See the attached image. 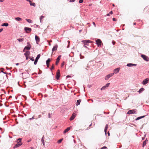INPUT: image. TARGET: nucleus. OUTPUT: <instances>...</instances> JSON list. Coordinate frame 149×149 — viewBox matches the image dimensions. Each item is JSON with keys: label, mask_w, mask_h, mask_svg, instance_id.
<instances>
[{"label": "nucleus", "mask_w": 149, "mask_h": 149, "mask_svg": "<svg viewBox=\"0 0 149 149\" xmlns=\"http://www.w3.org/2000/svg\"><path fill=\"white\" fill-rule=\"evenodd\" d=\"M136 113V111H135V109L130 110L128 111L127 113V114H129Z\"/></svg>", "instance_id": "nucleus-1"}, {"label": "nucleus", "mask_w": 149, "mask_h": 149, "mask_svg": "<svg viewBox=\"0 0 149 149\" xmlns=\"http://www.w3.org/2000/svg\"><path fill=\"white\" fill-rule=\"evenodd\" d=\"M27 46H26L24 47V48L23 50V52L24 51L25 49H26L28 50H29L31 48V45L29 44V42H27Z\"/></svg>", "instance_id": "nucleus-2"}, {"label": "nucleus", "mask_w": 149, "mask_h": 149, "mask_svg": "<svg viewBox=\"0 0 149 149\" xmlns=\"http://www.w3.org/2000/svg\"><path fill=\"white\" fill-rule=\"evenodd\" d=\"M96 44L98 47H100L101 45L102 42L100 39H97L96 41Z\"/></svg>", "instance_id": "nucleus-3"}, {"label": "nucleus", "mask_w": 149, "mask_h": 149, "mask_svg": "<svg viewBox=\"0 0 149 149\" xmlns=\"http://www.w3.org/2000/svg\"><path fill=\"white\" fill-rule=\"evenodd\" d=\"M84 44L85 45H88L89 43H91L92 41L89 40H84L82 41Z\"/></svg>", "instance_id": "nucleus-4"}, {"label": "nucleus", "mask_w": 149, "mask_h": 149, "mask_svg": "<svg viewBox=\"0 0 149 149\" xmlns=\"http://www.w3.org/2000/svg\"><path fill=\"white\" fill-rule=\"evenodd\" d=\"M141 57L144 60L146 61H149V58L145 55H141Z\"/></svg>", "instance_id": "nucleus-5"}, {"label": "nucleus", "mask_w": 149, "mask_h": 149, "mask_svg": "<svg viewBox=\"0 0 149 149\" xmlns=\"http://www.w3.org/2000/svg\"><path fill=\"white\" fill-rule=\"evenodd\" d=\"M114 73H112L110 74H109L107 75L105 77V79L106 80H108L109 78L111 77H112L114 74Z\"/></svg>", "instance_id": "nucleus-6"}, {"label": "nucleus", "mask_w": 149, "mask_h": 149, "mask_svg": "<svg viewBox=\"0 0 149 149\" xmlns=\"http://www.w3.org/2000/svg\"><path fill=\"white\" fill-rule=\"evenodd\" d=\"M60 70H58L56 72V78L57 80H58L59 79L60 77Z\"/></svg>", "instance_id": "nucleus-7"}, {"label": "nucleus", "mask_w": 149, "mask_h": 149, "mask_svg": "<svg viewBox=\"0 0 149 149\" xmlns=\"http://www.w3.org/2000/svg\"><path fill=\"white\" fill-rule=\"evenodd\" d=\"M22 145V143H17L14 146L13 148L15 149L16 148Z\"/></svg>", "instance_id": "nucleus-8"}, {"label": "nucleus", "mask_w": 149, "mask_h": 149, "mask_svg": "<svg viewBox=\"0 0 149 149\" xmlns=\"http://www.w3.org/2000/svg\"><path fill=\"white\" fill-rule=\"evenodd\" d=\"M149 80V79L148 78L144 80L143 82H142V84L143 85L146 84L148 82Z\"/></svg>", "instance_id": "nucleus-9"}, {"label": "nucleus", "mask_w": 149, "mask_h": 149, "mask_svg": "<svg viewBox=\"0 0 149 149\" xmlns=\"http://www.w3.org/2000/svg\"><path fill=\"white\" fill-rule=\"evenodd\" d=\"M110 84L109 83H108L106 85L103 86L101 88V90H104L106 88L108 87L109 86Z\"/></svg>", "instance_id": "nucleus-10"}, {"label": "nucleus", "mask_w": 149, "mask_h": 149, "mask_svg": "<svg viewBox=\"0 0 149 149\" xmlns=\"http://www.w3.org/2000/svg\"><path fill=\"white\" fill-rule=\"evenodd\" d=\"M61 56V55H60L58 56L57 58L56 59V65H58V64L59 63V61L60 59Z\"/></svg>", "instance_id": "nucleus-11"}, {"label": "nucleus", "mask_w": 149, "mask_h": 149, "mask_svg": "<svg viewBox=\"0 0 149 149\" xmlns=\"http://www.w3.org/2000/svg\"><path fill=\"white\" fill-rule=\"evenodd\" d=\"M35 38L36 43L37 44H38V43L39 42L40 40L39 37L38 36L36 35Z\"/></svg>", "instance_id": "nucleus-12"}, {"label": "nucleus", "mask_w": 149, "mask_h": 149, "mask_svg": "<svg viewBox=\"0 0 149 149\" xmlns=\"http://www.w3.org/2000/svg\"><path fill=\"white\" fill-rule=\"evenodd\" d=\"M127 66L128 67H132L133 66H136V64H133V63H129L127 64Z\"/></svg>", "instance_id": "nucleus-13"}, {"label": "nucleus", "mask_w": 149, "mask_h": 149, "mask_svg": "<svg viewBox=\"0 0 149 149\" xmlns=\"http://www.w3.org/2000/svg\"><path fill=\"white\" fill-rule=\"evenodd\" d=\"M24 30L26 31V33H28L29 32H28V31H31V28L27 27H25L24 28Z\"/></svg>", "instance_id": "nucleus-14"}, {"label": "nucleus", "mask_w": 149, "mask_h": 149, "mask_svg": "<svg viewBox=\"0 0 149 149\" xmlns=\"http://www.w3.org/2000/svg\"><path fill=\"white\" fill-rule=\"evenodd\" d=\"M120 70V68H116L114 70V73L115 74H116L119 72Z\"/></svg>", "instance_id": "nucleus-15"}, {"label": "nucleus", "mask_w": 149, "mask_h": 149, "mask_svg": "<svg viewBox=\"0 0 149 149\" xmlns=\"http://www.w3.org/2000/svg\"><path fill=\"white\" fill-rule=\"evenodd\" d=\"M75 113H73L71 116L70 119V120H73L75 118Z\"/></svg>", "instance_id": "nucleus-16"}, {"label": "nucleus", "mask_w": 149, "mask_h": 149, "mask_svg": "<svg viewBox=\"0 0 149 149\" xmlns=\"http://www.w3.org/2000/svg\"><path fill=\"white\" fill-rule=\"evenodd\" d=\"M58 47V46L57 45H55V46H54L53 47V48L52 49V51L54 52V51L55 50H56L57 49Z\"/></svg>", "instance_id": "nucleus-17"}, {"label": "nucleus", "mask_w": 149, "mask_h": 149, "mask_svg": "<svg viewBox=\"0 0 149 149\" xmlns=\"http://www.w3.org/2000/svg\"><path fill=\"white\" fill-rule=\"evenodd\" d=\"M71 128V127H67L66 129L63 132V133L64 134L66 133L67 132H68L69 130Z\"/></svg>", "instance_id": "nucleus-18"}, {"label": "nucleus", "mask_w": 149, "mask_h": 149, "mask_svg": "<svg viewBox=\"0 0 149 149\" xmlns=\"http://www.w3.org/2000/svg\"><path fill=\"white\" fill-rule=\"evenodd\" d=\"M108 124H107L105 127L104 131V132L105 133L106 135V134H107V130L108 128Z\"/></svg>", "instance_id": "nucleus-19"}, {"label": "nucleus", "mask_w": 149, "mask_h": 149, "mask_svg": "<svg viewBox=\"0 0 149 149\" xmlns=\"http://www.w3.org/2000/svg\"><path fill=\"white\" fill-rule=\"evenodd\" d=\"M146 116H146H141L138 117V118H136L135 119V120H139L140 119H141V118H143L145 117Z\"/></svg>", "instance_id": "nucleus-20"}, {"label": "nucleus", "mask_w": 149, "mask_h": 149, "mask_svg": "<svg viewBox=\"0 0 149 149\" xmlns=\"http://www.w3.org/2000/svg\"><path fill=\"white\" fill-rule=\"evenodd\" d=\"M21 141H22V138H19L17 139V140L15 141V142L17 143H22L21 142Z\"/></svg>", "instance_id": "nucleus-21"}, {"label": "nucleus", "mask_w": 149, "mask_h": 149, "mask_svg": "<svg viewBox=\"0 0 149 149\" xmlns=\"http://www.w3.org/2000/svg\"><path fill=\"white\" fill-rule=\"evenodd\" d=\"M30 54V52L29 51H26V52L24 54V55L25 56H28Z\"/></svg>", "instance_id": "nucleus-22"}, {"label": "nucleus", "mask_w": 149, "mask_h": 149, "mask_svg": "<svg viewBox=\"0 0 149 149\" xmlns=\"http://www.w3.org/2000/svg\"><path fill=\"white\" fill-rule=\"evenodd\" d=\"M144 90L145 89H144V88H141L138 91V92H139V93H141L143 91H144Z\"/></svg>", "instance_id": "nucleus-23"}, {"label": "nucleus", "mask_w": 149, "mask_h": 149, "mask_svg": "<svg viewBox=\"0 0 149 149\" xmlns=\"http://www.w3.org/2000/svg\"><path fill=\"white\" fill-rule=\"evenodd\" d=\"M15 19L18 21H22V19L19 17H17L15 18Z\"/></svg>", "instance_id": "nucleus-24"}, {"label": "nucleus", "mask_w": 149, "mask_h": 149, "mask_svg": "<svg viewBox=\"0 0 149 149\" xmlns=\"http://www.w3.org/2000/svg\"><path fill=\"white\" fill-rule=\"evenodd\" d=\"M81 101V100H77V102L76 103V105L78 106L80 104V103Z\"/></svg>", "instance_id": "nucleus-25"}, {"label": "nucleus", "mask_w": 149, "mask_h": 149, "mask_svg": "<svg viewBox=\"0 0 149 149\" xmlns=\"http://www.w3.org/2000/svg\"><path fill=\"white\" fill-rule=\"evenodd\" d=\"M8 25V24L7 23H4L2 24L1 25L2 26H7Z\"/></svg>", "instance_id": "nucleus-26"}, {"label": "nucleus", "mask_w": 149, "mask_h": 149, "mask_svg": "<svg viewBox=\"0 0 149 149\" xmlns=\"http://www.w3.org/2000/svg\"><path fill=\"white\" fill-rule=\"evenodd\" d=\"M30 4L31 6H33L34 7H35L36 6V4L34 3H32L31 1L30 2Z\"/></svg>", "instance_id": "nucleus-27"}, {"label": "nucleus", "mask_w": 149, "mask_h": 149, "mask_svg": "<svg viewBox=\"0 0 149 149\" xmlns=\"http://www.w3.org/2000/svg\"><path fill=\"white\" fill-rule=\"evenodd\" d=\"M44 137V136H43L42 137V139H41V141H42V143L43 144V145L44 146H45V144L44 140L43 139Z\"/></svg>", "instance_id": "nucleus-28"}, {"label": "nucleus", "mask_w": 149, "mask_h": 149, "mask_svg": "<svg viewBox=\"0 0 149 149\" xmlns=\"http://www.w3.org/2000/svg\"><path fill=\"white\" fill-rule=\"evenodd\" d=\"M40 57V54H38L36 57L35 60L38 61Z\"/></svg>", "instance_id": "nucleus-29"}, {"label": "nucleus", "mask_w": 149, "mask_h": 149, "mask_svg": "<svg viewBox=\"0 0 149 149\" xmlns=\"http://www.w3.org/2000/svg\"><path fill=\"white\" fill-rule=\"evenodd\" d=\"M24 38H21L20 39H18L17 40L19 42H22L24 40Z\"/></svg>", "instance_id": "nucleus-30"}, {"label": "nucleus", "mask_w": 149, "mask_h": 149, "mask_svg": "<svg viewBox=\"0 0 149 149\" xmlns=\"http://www.w3.org/2000/svg\"><path fill=\"white\" fill-rule=\"evenodd\" d=\"M26 20L29 23H31L32 22V20L31 19H27Z\"/></svg>", "instance_id": "nucleus-31"}, {"label": "nucleus", "mask_w": 149, "mask_h": 149, "mask_svg": "<svg viewBox=\"0 0 149 149\" xmlns=\"http://www.w3.org/2000/svg\"><path fill=\"white\" fill-rule=\"evenodd\" d=\"M44 17V16L41 15L40 16V22H41V20Z\"/></svg>", "instance_id": "nucleus-32"}, {"label": "nucleus", "mask_w": 149, "mask_h": 149, "mask_svg": "<svg viewBox=\"0 0 149 149\" xmlns=\"http://www.w3.org/2000/svg\"><path fill=\"white\" fill-rule=\"evenodd\" d=\"M63 140V139H61L57 141V143H60L62 142V141Z\"/></svg>", "instance_id": "nucleus-33"}, {"label": "nucleus", "mask_w": 149, "mask_h": 149, "mask_svg": "<svg viewBox=\"0 0 149 149\" xmlns=\"http://www.w3.org/2000/svg\"><path fill=\"white\" fill-rule=\"evenodd\" d=\"M50 61V59L49 58H48L46 61V63L49 64V62Z\"/></svg>", "instance_id": "nucleus-34"}, {"label": "nucleus", "mask_w": 149, "mask_h": 149, "mask_svg": "<svg viewBox=\"0 0 149 149\" xmlns=\"http://www.w3.org/2000/svg\"><path fill=\"white\" fill-rule=\"evenodd\" d=\"M146 141H144L143 143V147H144V146L146 145Z\"/></svg>", "instance_id": "nucleus-35"}, {"label": "nucleus", "mask_w": 149, "mask_h": 149, "mask_svg": "<svg viewBox=\"0 0 149 149\" xmlns=\"http://www.w3.org/2000/svg\"><path fill=\"white\" fill-rule=\"evenodd\" d=\"M38 61H37L36 60H35V61L34 62V63L35 65H36L37 64V62H38Z\"/></svg>", "instance_id": "nucleus-36"}, {"label": "nucleus", "mask_w": 149, "mask_h": 149, "mask_svg": "<svg viewBox=\"0 0 149 149\" xmlns=\"http://www.w3.org/2000/svg\"><path fill=\"white\" fill-rule=\"evenodd\" d=\"M102 149H106L107 148L105 146H104L101 148Z\"/></svg>", "instance_id": "nucleus-37"}, {"label": "nucleus", "mask_w": 149, "mask_h": 149, "mask_svg": "<svg viewBox=\"0 0 149 149\" xmlns=\"http://www.w3.org/2000/svg\"><path fill=\"white\" fill-rule=\"evenodd\" d=\"M30 58L32 61H34V58L33 57H32L31 58Z\"/></svg>", "instance_id": "nucleus-38"}, {"label": "nucleus", "mask_w": 149, "mask_h": 149, "mask_svg": "<svg viewBox=\"0 0 149 149\" xmlns=\"http://www.w3.org/2000/svg\"><path fill=\"white\" fill-rule=\"evenodd\" d=\"M54 68V64H53L52 65V67L51 68V70H52V69H53Z\"/></svg>", "instance_id": "nucleus-39"}, {"label": "nucleus", "mask_w": 149, "mask_h": 149, "mask_svg": "<svg viewBox=\"0 0 149 149\" xmlns=\"http://www.w3.org/2000/svg\"><path fill=\"white\" fill-rule=\"evenodd\" d=\"M83 0H79V3H83Z\"/></svg>", "instance_id": "nucleus-40"}, {"label": "nucleus", "mask_w": 149, "mask_h": 149, "mask_svg": "<svg viewBox=\"0 0 149 149\" xmlns=\"http://www.w3.org/2000/svg\"><path fill=\"white\" fill-rule=\"evenodd\" d=\"M75 0H70L69 1L71 2H74L75 1Z\"/></svg>", "instance_id": "nucleus-41"}, {"label": "nucleus", "mask_w": 149, "mask_h": 149, "mask_svg": "<svg viewBox=\"0 0 149 149\" xmlns=\"http://www.w3.org/2000/svg\"><path fill=\"white\" fill-rule=\"evenodd\" d=\"M64 62L62 63L61 64V67H63L64 65Z\"/></svg>", "instance_id": "nucleus-42"}, {"label": "nucleus", "mask_w": 149, "mask_h": 149, "mask_svg": "<svg viewBox=\"0 0 149 149\" xmlns=\"http://www.w3.org/2000/svg\"><path fill=\"white\" fill-rule=\"evenodd\" d=\"M46 64L47 67H49V64L46 63Z\"/></svg>", "instance_id": "nucleus-43"}, {"label": "nucleus", "mask_w": 149, "mask_h": 149, "mask_svg": "<svg viewBox=\"0 0 149 149\" xmlns=\"http://www.w3.org/2000/svg\"><path fill=\"white\" fill-rule=\"evenodd\" d=\"M48 116H49V118H51V117H50V113H48Z\"/></svg>", "instance_id": "nucleus-44"}, {"label": "nucleus", "mask_w": 149, "mask_h": 149, "mask_svg": "<svg viewBox=\"0 0 149 149\" xmlns=\"http://www.w3.org/2000/svg\"><path fill=\"white\" fill-rule=\"evenodd\" d=\"M109 14H113V12L112 11H110L109 13Z\"/></svg>", "instance_id": "nucleus-45"}, {"label": "nucleus", "mask_w": 149, "mask_h": 149, "mask_svg": "<svg viewBox=\"0 0 149 149\" xmlns=\"http://www.w3.org/2000/svg\"><path fill=\"white\" fill-rule=\"evenodd\" d=\"M93 25L95 27H96V24H95V23L94 22H93Z\"/></svg>", "instance_id": "nucleus-46"}, {"label": "nucleus", "mask_w": 149, "mask_h": 149, "mask_svg": "<svg viewBox=\"0 0 149 149\" xmlns=\"http://www.w3.org/2000/svg\"><path fill=\"white\" fill-rule=\"evenodd\" d=\"M34 119V116H33L32 118L29 119L30 120H31Z\"/></svg>", "instance_id": "nucleus-47"}, {"label": "nucleus", "mask_w": 149, "mask_h": 149, "mask_svg": "<svg viewBox=\"0 0 149 149\" xmlns=\"http://www.w3.org/2000/svg\"><path fill=\"white\" fill-rule=\"evenodd\" d=\"M3 30L2 28L0 29V33Z\"/></svg>", "instance_id": "nucleus-48"}, {"label": "nucleus", "mask_w": 149, "mask_h": 149, "mask_svg": "<svg viewBox=\"0 0 149 149\" xmlns=\"http://www.w3.org/2000/svg\"><path fill=\"white\" fill-rule=\"evenodd\" d=\"M31 141V139H30L27 141V142H29Z\"/></svg>", "instance_id": "nucleus-49"}, {"label": "nucleus", "mask_w": 149, "mask_h": 149, "mask_svg": "<svg viewBox=\"0 0 149 149\" xmlns=\"http://www.w3.org/2000/svg\"><path fill=\"white\" fill-rule=\"evenodd\" d=\"M113 21H116V18H113Z\"/></svg>", "instance_id": "nucleus-50"}, {"label": "nucleus", "mask_w": 149, "mask_h": 149, "mask_svg": "<svg viewBox=\"0 0 149 149\" xmlns=\"http://www.w3.org/2000/svg\"><path fill=\"white\" fill-rule=\"evenodd\" d=\"M115 43H116V42H114L113 41L112 42V43L113 45H114Z\"/></svg>", "instance_id": "nucleus-51"}, {"label": "nucleus", "mask_w": 149, "mask_h": 149, "mask_svg": "<svg viewBox=\"0 0 149 149\" xmlns=\"http://www.w3.org/2000/svg\"><path fill=\"white\" fill-rule=\"evenodd\" d=\"M148 140L147 139H146L144 141H146V142L148 141Z\"/></svg>", "instance_id": "nucleus-52"}, {"label": "nucleus", "mask_w": 149, "mask_h": 149, "mask_svg": "<svg viewBox=\"0 0 149 149\" xmlns=\"http://www.w3.org/2000/svg\"><path fill=\"white\" fill-rule=\"evenodd\" d=\"M41 117V115H40L38 116V118H40Z\"/></svg>", "instance_id": "nucleus-53"}, {"label": "nucleus", "mask_w": 149, "mask_h": 149, "mask_svg": "<svg viewBox=\"0 0 149 149\" xmlns=\"http://www.w3.org/2000/svg\"><path fill=\"white\" fill-rule=\"evenodd\" d=\"M25 56L26 57V60H28V56Z\"/></svg>", "instance_id": "nucleus-54"}, {"label": "nucleus", "mask_w": 149, "mask_h": 149, "mask_svg": "<svg viewBox=\"0 0 149 149\" xmlns=\"http://www.w3.org/2000/svg\"><path fill=\"white\" fill-rule=\"evenodd\" d=\"M109 13H107V15H106V16H109Z\"/></svg>", "instance_id": "nucleus-55"}, {"label": "nucleus", "mask_w": 149, "mask_h": 149, "mask_svg": "<svg viewBox=\"0 0 149 149\" xmlns=\"http://www.w3.org/2000/svg\"><path fill=\"white\" fill-rule=\"evenodd\" d=\"M70 77L69 75H67V76H66V77H67V78H68V77Z\"/></svg>", "instance_id": "nucleus-56"}, {"label": "nucleus", "mask_w": 149, "mask_h": 149, "mask_svg": "<svg viewBox=\"0 0 149 149\" xmlns=\"http://www.w3.org/2000/svg\"><path fill=\"white\" fill-rule=\"evenodd\" d=\"M108 133V136H109L110 135V133L109 132H108L107 133Z\"/></svg>", "instance_id": "nucleus-57"}, {"label": "nucleus", "mask_w": 149, "mask_h": 149, "mask_svg": "<svg viewBox=\"0 0 149 149\" xmlns=\"http://www.w3.org/2000/svg\"><path fill=\"white\" fill-rule=\"evenodd\" d=\"M4 1V0H0V2H3Z\"/></svg>", "instance_id": "nucleus-58"}, {"label": "nucleus", "mask_w": 149, "mask_h": 149, "mask_svg": "<svg viewBox=\"0 0 149 149\" xmlns=\"http://www.w3.org/2000/svg\"><path fill=\"white\" fill-rule=\"evenodd\" d=\"M27 1H29V2L30 3V2H31V1H30V0H26Z\"/></svg>", "instance_id": "nucleus-59"}, {"label": "nucleus", "mask_w": 149, "mask_h": 149, "mask_svg": "<svg viewBox=\"0 0 149 149\" xmlns=\"http://www.w3.org/2000/svg\"><path fill=\"white\" fill-rule=\"evenodd\" d=\"M19 63H16V65H19Z\"/></svg>", "instance_id": "nucleus-60"}, {"label": "nucleus", "mask_w": 149, "mask_h": 149, "mask_svg": "<svg viewBox=\"0 0 149 149\" xmlns=\"http://www.w3.org/2000/svg\"><path fill=\"white\" fill-rule=\"evenodd\" d=\"M12 97V96H10L9 97V98H11Z\"/></svg>", "instance_id": "nucleus-61"}, {"label": "nucleus", "mask_w": 149, "mask_h": 149, "mask_svg": "<svg viewBox=\"0 0 149 149\" xmlns=\"http://www.w3.org/2000/svg\"><path fill=\"white\" fill-rule=\"evenodd\" d=\"M84 47H85L87 48V47L86 46V45H84Z\"/></svg>", "instance_id": "nucleus-62"}, {"label": "nucleus", "mask_w": 149, "mask_h": 149, "mask_svg": "<svg viewBox=\"0 0 149 149\" xmlns=\"http://www.w3.org/2000/svg\"><path fill=\"white\" fill-rule=\"evenodd\" d=\"M3 73L4 74H6V72H3Z\"/></svg>", "instance_id": "nucleus-63"}, {"label": "nucleus", "mask_w": 149, "mask_h": 149, "mask_svg": "<svg viewBox=\"0 0 149 149\" xmlns=\"http://www.w3.org/2000/svg\"><path fill=\"white\" fill-rule=\"evenodd\" d=\"M91 125H92V123H91V124L89 125V126H90H90H91Z\"/></svg>", "instance_id": "nucleus-64"}]
</instances>
